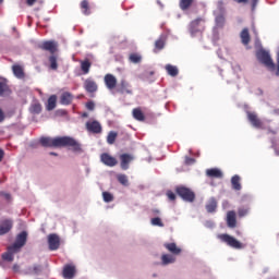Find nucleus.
<instances>
[{
	"label": "nucleus",
	"instance_id": "1",
	"mask_svg": "<svg viewBox=\"0 0 279 279\" xmlns=\"http://www.w3.org/2000/svg\"><path fill=\"white\" fill-rule=\"evenodd\" d=\"M39 142L43 147H71L72 151H82V144L70 136L41 137Z\"/></svg>",
	"mask_w": 279,
	"mask_h": 279
},
{
	"label": "nucleus",
	"instance_id": "2",
	"mask_svg": "<svg viewBox=\"0 0 279 279\" xmlns=\"http://www.w3.org/2000/svg\"><path fill=\"white\" fill-rule=\"evenodd\" d=\"M257 60L264 64V66H267L270 71L276 70V64L274 63V60L271 59V56L266 50H258L256 53Z\"/></svg>",
	"mask_w": 279,
	"mask_h": 279
},
{
	"label": "nucleus",
	"instance_id": "3",
	"mask_svg": "<svg viewBox=\"0 0 279 279\" xmlns=\"http://www.w3.org/2000/svg\"><path fill=\"white\" fill-rule=\"evenodd\" d=\"M218 239L222 243H227L229 245V247H233V250H243V247H245V245H243V243H241L239 240H236L234 236H232L228 233L219 234Z\"/></svg>",
	"mask_w": 279,
	"mask_h": 279
},
{
	"label": "nucleus",
	"instance_id": "4",
	"mask_svg": "<svg viewBox=\"0 0 279 279\" xmlns=\"http://www.w3.org/2000/svg\"><path fill=\"white\" fill-rule=\"evenodd\" d=\"M27 231H22L19 233L15 238V242L10 245V250H16L17 252H21L22 247H25V244L27 243Z\"/></svg>",
	"mask_w": 279,
	"mask_h": 279
},
{
	"label": "nucleus",
	"instance_id": "5",
	"mask_svg": "<svg viewBox=\"0 0 279 279\" xmlns=\"http://www.w3.org/2000/svg\"><path fill=\"white\" fill-rule=\"evenodd\" d=\"M177 195H180L184 202H195V192L189 187H177Z\"/></svg>",
	"mask_w": 279,
	"mask_h": 279
},
{
	"label": "nucleus",
	"instance_id": "6",
	"mask_svg": "<svg viewBox=\"0 0 279 279\" xmlns=\"http://www.w3.org/2000/svg\"><path fill=\"white\" fill-rule=\"evenodd\" d=\"M100 160L102 165H106V167H117V165H119L117 158L112 157L108 153H102L100 155Z\"/></svg>",
	"mask_w": 279,
	"mask_h": 279
},
{
	"label": "nucleus",
	"instance_id": "7",
	"mask_svg": "<svg viewBox=\"0 0 279 279\" xmlns=\"http://www.w3.org/2000/svg\"><path fill=\"white\" fill-rule=\"evenodd\" d=\"M134 160V155L122 154L120 155V167L122 171H128L130 169V162Z\"/></svg>",
	"mask_w": 279,
	"mask_h": 279
},
{
	"label": "nucleus",
	"instance_id": "8",
	"mask_svg": "<svg viewBox=\"0 0 279 279\" xmlns=\"http://www.w3.org/2000/svg\"><path fill=\"white\" fill-rule=\"evenodd\" d=\"M48 245L51 252H56V250L60 248V236L56 233H51L48 235Z\"/></svg>",
	"mask_w": 279,
	"mask_h": 279
},
{
	"label": "nucleus",
	"instance_id": "9",
	"mask_svg": "<svg viewBox=\"0 0 279 279\" xmlns=\"http://www.w3.org/2000/svg\"><path fill=\"white\" fill-rule=\"evenodd\" d=\"M39 48L43 49V51H49V53H51V56H53L57 51H58V44L56 41H44Z\"/></svg>",
	"mask_w": 279,
	"mask_h": 279
},
{
	"label": "nucleus",
	"instance_id": "10",
	"mask_svg": "<svg viewBox=\"0 0 279 279\" xmlns=\"http://www.w3.org/2000/svg\"><path fill=\"white\" fill-rule=\"evenodd\" d=\"M87 132H92V134H101V123L99 121H88L86 122Z\"/></svg>",
	"mask_w": 279,
	"mask_h": 279
},
{
	"label": "nucleus",
	"instance_id": "11",
	"mask_svg": "<svg viewBox=\"0 0 279 279\" xmlns=\"http://www.w3.org/2000/svg\"><path fill=\"white\" fill-rule=\"evenodd\" d=\"M12 95V89L8 85V80L0 77V97H10Z\"/></svg>",
	"mask_w": 279,
	"mask_h": 279
},
{
	"label": "nucleus",
	"instance_id": "12",
	"mask_svg": "<svg viewBox=\"0 0 279 279\" xmlns=\"http://www.w3.org/2000/svg\"><path fill=\"white\" fill-rule=\"evenodd\" d=\"M226 222L228 228H231V229L236 228V211L229 210L227 213Z\"/></svg>",
	"mask_w": 279,
	"mask_h": 279
},
{
	"label": "nucleus",
	"instance_id": "13",
	"mask_svg": "<svg viewBox=\"0 0 279 279\" xmlns=\"http://www.w3.org/2000/svg\"><path fill=\"white\" fill-rule=\"evenodd\" d=\"M247 119L253 128L260 129L263 128V121L258 119V116L254 112H247Z\"/></svg>",
	"mask_w": 279,
	"mask_h": 279
},
{
	"label": "nucleus",
	"instance_id": "14",
	"mask_svg": "<svg viewBox=\"0 0 279 279\" xmlns=\"http://www.w3.org/2000/svg\"><path fill=\"white\" fill-rule=\"evenodd\" d=\"M105 84L109 90H114L117 88V77L112 74H106Z\"/></svg>",
	"mask_w": 279,
	"mask_h": 279
},
{
	"label": "nucleus",
	"instance_id": "15",
	"mask_svg": "<svg viewBox=\"0 0 279 279\" xmlns=\"http://www.w3.org/2000/svg\"><path fill=\"white\" fill-rule=\"evenodd\" d=\"M118 93H121V95H132V87L130 86V83H128L125 80H122L118 87Z\"/></svg>",
	"mask_w": 279,
	"mask_h": 279
},
{
	"label": "nucleus",
	"instance_id": "16",
	"mask_svg": "<svg viewBox=\"0 0 279 279\" xmlns=\"http://www.w3.org/2000/svg\"><path fill=\"white\" fill-rule=\"evenodd\" d=\"M13 222L10 219H5L0 225V236H3V234H8L12 230Z\"/></svg>",
	"mask_w": 279,
	"mask_h": 279
},
{
	"label": "nucleus",
	"instance_id": "17",
	"mask_svg": "<svg viewBox=\"0 0 279 279\" xmlns=\"http://www.w3.org/2000/svg\"><path fill=\"white\" fill-rule=\"evenodd\" d=\"M60 104L62 106H71V104H73V94H71L70 92H64L63 94H61Z\"/></svg>",
	"mask_w": 279,
	"mask_h": 279
},
{
	"label": "nucleus",
	"instance_id": "18",
	"mask_svg": "<svg viewBox=\"0 0 279 279\" xmlns=\"http://www.w3.org/2000/svg\"><path fill=\"white\" fill-rule=\"evenodd\" d=\"M163 247H166V250H168V252H170V254H173L174 256L182 254V248L178 247V244L173 242L165 243Z\"/></svg>",
	"mask_w": 279,
	"mask_h": 279
},
{
	"label": "nucleus",
	"instance_id": "19",
	"mask_svg": "<svg viewBox=\"0 0 279 279\" xmlns=\"http://www.w3.org/2000/svg\"><path fill=\"white\" fill-rule=\"evenodd\" d=\"M217 198L216 197H211L207 201L205 208L207 210V213L213 214V213H217Z\"/></svg>",
	"mask_w": 279,
	"mask_h": 279
},
{
	"label": "nucleus",
	"instance_id": "20",
	"mask_svg": "<svg viewBox=\"0 0 279 279\" xmlns=\"http://www.w3.org/2000/svg\"><path fill=\"white\" fill-rule=\"evenodd\" d=\"M63 278L73 279L75 278V267L73 265H65L63 267Z\"/></svg>",
	"mask_w": 279,
	"mask_h": 279
},
{
	"label": "nucleus",
	"instance_id": "21",
	"mask_svg": "<svg viewBox=\"0 0 279 279\" xmlns=\"http://www.w3.org/2000/svg\"><path fill=\"white\" fill-rule=\"evenodd\" d=\"M84 88L87 93H97V83L90 78L85 80Z\"/></svg>",
	"mask_w": 279,
	"mask_h": 279
},
{
	"label": "nucleus",
	"instance_id": "22",
	"mask_svg": "<svg viewBox=\"0 0 279 279\" xmlns=\"http://www.w3.org/2000/svg\"><path fill=\"white\" fill-rule=\"evenodd\" d=\"M167 43V37L165 35H161L156 41H155V49L154 52L158 53V51H162L165 49V45Z\"/></svg>",
	"mask_w": 279,
	"mask_h": 279
},
{
	"label": "nucleus",
	"instance_id": "23",
	"mask_svg": "<svg viewBox=\"0 0 279 279\" xmlns=\"http://www.w3.org/2000/svg\"><path fill=\"white\" fill-rule=\"evenodd\" d=\"M12 72L17 77V80H24L25 78V71L23 70V66L20 64H13L12 65Z\"/></svg>",
	"mask_w": 279,
	"mask_h": 279
},
{
	"label": "nucleus",
	"instance_id": "24",
	"mask_svg": "<svg viewBox=\"0 0 279 279\" xmlns=\"http://www.w3.org/2000/svg\"><path fill=\"white\" fill-rule=\"evenodd\" d=\"M207 178H216L221 179L223 178V172L219 170V168H211L206 170Z\"/></svg>",
	"mask_w": 279,
	"mask_h": 279
},
{
	"label": "nucleus",
	"instance_id": "25",
	"mask_svg": "<svg viewBox=\"0 0 279 279\" xmlns=\"http://www.w3.org/2000/svg\"><path fill=\"white\" fill-rule=\"evenodd\" d=\"M19 251L16 248L10 250V246H8V252L2 254L3 260H7L8 263H12L14 260V254H16Z\"/></svg>",
	"mask_w": 279,
	"mask_h": 279
},
{
	"label": "nucleus",
	"instance_id": "26",
	"mask_svg": "<svg viewBox=\"0 0 279 279\" xmlns=\"http://www.w3.org/2000/svg\"><path fill=\"white\" fill-rule=\"evenodd\" d=\"M240 38L242 45H250V41L252 40V38L250 37V29L243 28L242 32L240 33Z\"/></svg>",
	"mask_w": 279,
	"mask_h": 279
},
{
	"label": "nucleus",
	"instance_id": "27",
	"mask_svg": "<svg viewBox=\"0 0 279 279\" xmlns=\"http://www.w3.org/2000/svg\"><path fill=\"white\" fill-rule=\"evenodd\" d=\"M231 186L233 191H241V177L239 174H234L231 178Z\"/></svg>",
	"mask_w": 279,
	"mask_h": 279
},
{
	"label": "nucleus",
	"instance_id": "28",
	"mask_svg": "<svg viewBox=\"0 0 279 279\" xmlns=\"http://www.w3.org/2000/svg\"><path fill=\"white\" fill-rule=\"evenodd\" d=\"M168 75H170L171 77H178L180 70H178V66L175 65H171V64H166L165 66Z\"/></svg>",
	"mask_w": 279,
	"mask_h": 279
},
{
	"label": "nucleus",
	"instance_id": "29",
	"mask_svg": "<svg viewBox=\"0 0 279 279\" xmlns=\"http://www.w3.org/2000/svg\"><path fill=\"white\" fill-rule=\"evenodd\" d=\"M132 114L135 121H145V113H143V110L141 108H134Z\"/></svg>",
	"mask_w": 279,
	"mask_h": 279
},
{
	"label": "nucleus",
	"instance_id": "30",
	"mask_svg": "<svg viewBox=\"0 0 279 279\" xmlns=\"http://www.w3.org/2000/svg\"><path fill=\"white\" fill-rule=\"evenodd\" d=\"M90 66H93L90 60L85 59L84 61H81V70L84 75H88L90 73Z\"/></svg>",
	"mask_w": 279,
	"mask_h": 279
},
{
	"label": "nucleus",
	"instance_id": "31",
	"mask_svg": "<svg viewBox=\"0 0 279 279\" xmlns=\"http://www.w3.org/2000/svg\"><path fill=\"white\" fill-rule=\"evenodd\" d=\"M193 3H195V0H180L179 8L180 10L186 11L192 8Z\"/></svg>",
	"mask_w": 279,
	"mask_h": 279
},
{
	"label": "nucleus",
	"instance_id": "32",
	"mask_svg": "<svg viewBox=\"0 0 279 279\" xmlns=\"http://www.w3.org/2000/svg\"><path fill=\"white\" fill-rule=\"evenodd\" d=\"M250 206L248 205H244L238 208V217L239 219H243V217H247V215H250Z\"/></svg>",
	"mask_w": 279,
	"mask_h": 279
},
{
	"label": "nucleus",
	"instance_id": "33",
	"mask_svg": "<svg viewBox=\"0 0 279 279\" xmlns=\"http://www.w3.org/2000/svg\"><path fill=\"white\" fill-rule=\"evenodd\" d=\"M216 25L217 27H223L226 25V13L222 11L218 15H216Z\"/></svg>",
	"mask_w": 279,
	"mask_h": 279
},
{
	"label": "nucleus",
	"instance_id": "34",
	"mask_svg": "<svg viewBox=\"0 0 279 279\" xmlns=\"http://www.w3.org/2000/svg\"><path fill=\"white\" fill-rule=\"evenodd\" d=\"M81 10L85 16L90 15V3L88 2V0H83L81 2Z\"/></svg>",
	"mask_w": 279,
	"mask_h": 279
},
{
	"label": "nucleus",
	"instance_id": "35",
	"mask_svg": "<svg viewBox=\"0 0 279 279\" xmlns=\"http://www.w3.org/2000/svg\"><path fill=\"white\" fill-rule=\"evenodd\" d=\"M58 101V97L56 95H52L48 98V104L46 106L47 110L51 111L56 109V104Z\"/></svg>",
	"mask_w": 279,
	"mask_h": 279
},
{
	"label": "nucleus",
	"instance_id": "36",
	"mask_svg": "<svg viewBox=\"0 0 279 279\" xmlns=\"http://www.w3.org/2000/svg\"><path fill=\"white\" fill-rule=\"evenodd\" d=\"M129 60L133 64H141V62L143 61V57L136 52H133L129 56Z\"/></svg>",
	"mask_w": 279,
	"mask_h": 279
},
{
	"label": "nucleus",
	"instance_id": "37",
	"mask_svg": "<svg viewBox=\"0 0 279 279\" xmlns=\"http://www.w3.org/2000/svg\"><path fill=\"white\" fill-rule=\"evenodd\" d=\"M161 263H162V265H171V264L175 263V258L173 257V255L163 254L161 256Z\"/></svg>",
	"mask_w": 279,
	"mask_h": 279
},
{
	"label": "nucleus",
	"instance_id": "38",
	"mask_svg": "<svg viewBox=\"0 0 279 279\" xmlns=\"http://www.w3.org/2000/svg\"><path fill=\"white\" fill-rule=\"evenodd\" d=\"M48 60L50 62L51 71H58V56L51 54Z\"/></svg>",
	"mask_w": 279,
	"mask_h": 279
},
{
	"label": "nucleus",
	"instance_id": "39",
	"mask_svg": "<svg viewBox=\"0 0 279 279\" xmlns=\"http://www.w3.org/2000/svg\"><path fill=\"white\" fill-rule=\"evenodd\" d=\"M117 180L122 186H130V180H128V175L125 174H118Z\"/></svg>",
	"mask_w": 279,
	"mask_h": 279
},
{
	"label": "nucleus",
	"instance_id": "40",
	"mask_svg": "<svg viewBox=\"0 0 279 279\" xmlns=\"http://www.w3.org/2000/svg\"><path fill=\"white\" fill-rule=\"evenodd\" d=\"M31 112L32 114H40V112H43V106L38 102L33 104L31 106Z\"/></svg>",
	"mask_w": 279,
	"mask_h": 279
},
{
	"label": "nucleus",
	"instance_id": "41",
	"mask_svg": "<svg viewBox=\"0 0 279 279\" xmlns=\"http://www.w3.org/2000/svg\"><path fill=\"white\" fill-rule=\"evenodd\" d=\"M117 136H118L117 132L114 131L109 132L107 136V143L109 145H114V142L117 141Z\"/></svg>",
	"mask_w": 279,
	"mask_h": 279
},
{
	"label": "nucleus",
	"instance_id": "42",
	"mask_svg": "<svg viewBox=\"0 0 279 279\" xmlns=\"http://www.w3.org/2000/svg\"><path fill=\"white\" fill-rule=\"evenodd\" d=\"M40 271H43V268L40 267V265H35V266L28 268V274H32L34 276H38V274H40Z\"/></svg>",
	"mask_w": 279,
	"mask_h": 279
},
{
	"label": "nucleus",
	"instance_id": "43",
	"mask_svg": "<svg viewBox=\"0 0 279 279\" xmlns=\"http://www.w3.org/2000/svg\"><path fill=\"white\" fill-rule=\"evenodd\" d=\"M150 223L151 226H157L158 228H165V223L160 217L151 218Z\"/></svg>",
	"mask_w": 279,
	"mask_h": 279
},
{
	"label": "nucleus",
	"instance_id": "44",
	"mask_svg": "<svg viewBox=\"0 0 279 279\" xmlns=\"http://www.w3.org/2000/svg\"><path fill=\"white\" fill-rule=\"evenodd\" d=\"M102 199H104V202L109 204V202L114 201V196L112 194H110L109 192H102Z\"/></svg>",
	"mask_w": 279,
	"mask_h": 279
},
{
	"label": "nucleus",
	"instance_id": "45",
	"mask_svg": "<svg viewBox=\"0 0 279 279\" xmlns=\"http://www.w3.org/2000/svg\"><path fill=\"white\" fill-rule=\"evenodd\" d=\"M167 197L168 199H170V202H175V193H173L172 191L167 192Z\"/></svg>",
	"mask_w": 279,
	"mask_h": 279
},
{
	"label": "nucleus",
	"instance_id": "46",
	"mask_svg": "<svg viewBox=\"0 0 279 279\" xmlns=\"http://www.w3.org/2000/svg\"><path fill=\"white\" fill-rule=\"evenodd\" d=\"M86 108L87 110H95V102L94 101L86 102Z\"/></svg>",
	"mask_w": 279,
	"mask_h": 279
},
{
	"label": "nucleus",
	"instance_id": "47",
	"mask_svg": "<svg viewBox=\"0 0 279 279\" xmlns=\"http://www.w3.org/2000/svg\"><path fill=\"white\" fill-rule=\"evenodd\" d=\"M194 25H197V22H192V23H191L190 32H191L192 36H195V29H193V26H194Z\"/></svg>",
	"mask_w": 279,
	"mask_h": 279
},
{
	"label": "nucleus",
	"instance_id": "48",
	"mask_svg": "<svg viewBox=\"0 0 279 279\" xmlns=\"http://www.w3.org/2000/svg\"><path fill=\"white\" fill-rule=\"evenodd\" d=\"M5 121V114L3 113V109L0 108V123H3Z\"/></svg>",
	"mask_w": 279,
	"mask_h": 279
},
{
	"label": "nucleus",
	"instance_id": "49",
	"mask_svg": "<svg viewBox=\"0 0 279 279\" xmlns=\"http://www.w3.org/2000/svg\"><path fill=\"white\" fill-rule=\"evenodd\" d=\"M234 3H243L244 5L250 3V0H233Z\"/></svg>",
	"mask_w": 279,
	"mask_h": 279
},
{
	"label": "nucleus",
	"instance_id": "50",
	"mask_svg": "<svg viewBox=\"0 0 279 279\" xmlns=\"http://www.w3.org/2000/svg\"><path fill=\"white\" fill-rule=\"evenodd\" d=\"M252 1V10H256V5H258V0H251Z\"/></svg>",
	"mask_w": 279,
	"mask_h": 279
},
{
	"label": "nucleus",
	"instance_id": "51",
	"mask_svg": "<svg viewBox=\"0 0 279 279\" xmlns=\"http://www.w3.org/2000/svg\"><path fill=\"white\" fill-rule=\"evenodd\" d=\"M185 162H186V165H193V162H195V160L193 158H186Z\"/></svg>",
	"mask_w": 279,
	"mask_h": 279
},
{
	"label": "nucleus",
	"instance_id": "52",
	"mask_svg": "<svg viewBox=\"0 0 279 279\" xmlns=\"http://www.w3.org/2000/svg\"><path fill=\"white\" fill-rule=\"evenodd\" d=\"M3 156H5V153L0 148V162L3 160Z\"/></svg>",
	"mask_w": 279,
	"mask_h": 279
},
{
	"label": "nucleus",
	"instance_id": "53",
	"mask_svg": "<svg viewBox=\"0 0 279 279\" xmlns=\"http://www.w3.org/2000/svg\"><path fill=\"white\" fill-rule=\"evenodd\" d=\"M27 5H34L36 3V0H26Z\"/></svg>",
	"mask_w": 279,
	"mask_h": 279
},
{
	"label": "nucleus",
	"instance_id": "54",
	"mask_svg": "<svg viewBox=\"0 0 279 279\" xmlns=\"http://www.w3.org/2000/svg\"><path fill=\"white\" fill-rule=\"evenodd\" d=\"M19 269H20V267H19V265H13V271H19Z\"/></svg>",
	"mask_w": 279,
	"mask_h": 279
},
{
	"label": "nucleus",
	"instance_id": "55",
	"mask_svg": "<svg viewBox=\"0 0 279 279\" xmlns=\"http://www.w3.org/2000/svg\"><path fill=\"white\" fill-rule=\"evenodd\" d=\"M154 214H155V215H160V210L155 209V210H154Z\"/></svg>",
	"mask_w": 279,
	"mask_h": 279
},
{
	"label": "nucleus",
	"instance_id": "56",
	"mask_svg": "<svg viewBox=\"0 0 279 279\" xmlns=\"http://www.w3.org/2000/svg\"><path fill=\"white\" fill-rule=\"evenodd\" d=\"M275 114H277L279 117V108L278 109H275Z\"/></svg>",
	"mask_w": 279,
	"mask_h": 279
},
{
	"label": "nucleus",
	"instance_id": "57",
	"mask_svg": "<svg viewBox=\"0 0 279 279\" xmlns=\"http://www.w3.org/2000/svg\"><path fill=\"white\" fill-rule=\"evenodd\" d=\"M49 155L50 156H58L57 153H53V151L49 153Z\"/></svg>",
	"mask_w": 279,
	"mask_h": 279
},
{
	"label": "nucleus",
	"instance_id": "58",
	"mask_svg": "<svg viewBox=\"0 0 279 279\" xmlns=\"http://www.w3.org/2000/svg\"><path fill=\"white\" fill-rule=\"evenodd\" d=\"M4 197H5L7 199H10V194H4Z\"/></svg>",
	"mask_w": 279,
	"mask_h": 279
},
{
	"label": "nucleus",
	"instance_id": "59",
	"mask_svg": "<svg viewBox=\"0 0 279 279\" xmlns=\"http://www.w3.org/2000/svg\"><path fill=\"white\" fill-rule=\"evenodd\" d=\"M270 132V134H276V131H269Z\"/></svg>",
	"mask_w": 279,
	"mask_h": 279
},
{
	"label": "nucleus",
	"instance_id": "60",
	"mask_svg": "<svg viewBox=\"0 0 279 279\" xmlns=\"http://www.w3.org/2000/svg\"><path fill=\"white\" fill-rule=\"evenodd\" d=\"M83 117H88V114L84 113Z\"/></svg>",
	"mask_w": 279,
	"mask_h": 279
},
{
	"label": "nucleus",
	"instance_id": "61",
	"mask_svg": "<svg viewBox=\"0 0 279 279\" xmlns=\"http://www.w3.org/2000/svg\"><path fill=\"white\" fill-rule=\"evenodd\" d=\"M3 0H0V3L2 2Z\"/></svg>",
	"mask_w": 279,
	"mask_h": 279
}]
</instances>
